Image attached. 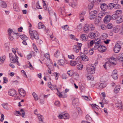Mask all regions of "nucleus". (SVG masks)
Masks as SVG:
<instances>
[{"label":"nucleus","instance_id":"49","mask_svg":"<svg viewBox=\"0 0 123 123\" xmlns=\"http://www.w3.org/2000/svg\"><path fill=\"white\" fill-rule=\"evenodd\" d=\"M62 28L64 30L66 31L68 30L69 27L67 25H65L62 27Z\"/></svg>","mask_w":123,"mask_h":123},{"label":"nucleus","instance_id":"27","mask_svg":"<svg viewBox=\"0 0 123 123\" xmlns=\"http://www.w3.org/2000/svg\"><path fill=\"white\" fill-rule=\"evenodd\" d=\"M63 118L64 119H68L70 117L68 113H63Z\"/></svg>","mask_w":123,"mask_h":123},{"label":"nucleus","instance_id":"57","mask_svg":"<svg viewBox=\"0 0 123 123\" xmlns=\"http://www.w3.org/2000/svg\"><path fill=\"white\" fill-rule=\"evenodd\" d=\"M32 46L34 50L36 52H37L38 50L37 49L36 47V45L34 43L32 44Z\"/></svg>","mask_w":123,"mask_h":123},{"label":"nucleus","instance_id":"23","mask_svg":"<svg viewBox=\"0 0 123 123\" xmlns=\"http://www.w3.org/2000/svg\"><path fill=\"white\" fill-rule=\"evenodd\" d=\"M81 57L82 60L83 61H87L89 60L88 57L85 55L81 56Z\"/></svg>","mask_w":123,"mask_h":123},{"label":"nucleus","instance_id":"29","mask_svg":"<svg viewBox=\"0 0 123 123\" xmlns=\"http://www.w3.org/2000/svg\"><path fill=\"white\" fill-rule=\"evenodd\" d=\"M60 51L58 50H57L54 54V55L55 57H58L60 54Z\"/></svg>","mask_w":123,"mask_h":123},{"label":"nucleus","instance_id":"19","mask_svg":"<svg viewBox=\"0 0 123 123\" xmlns=\"http://www.w3.org/2000/svg\"><path fill=\"white\" fill-rule=\"evenodd\" d=\"M100 7L102 10L105 11L108 8V6L105 4L103 3L101 5Z\"/></svg>","mask_w":123,"mask_h":123},{"label":"nucleus","instance_id":"61","mask_svg":"<svg viewBox=\"0 0 123 123\" xmlns=\"http://www.w3.org/2000/svg\"><path fill=\"white\" fill-rule=\"evenodd\" d=\"M20 111L21 112V116L22 117H24L25 115V113L24 111L22 109H21L20 110Z\"/></svg>","mask_w":123,"mask_h":123},{"label":"nucleus","instance_id":"44","mask_svg":"<svg viewBox=\"0 0 123 123\" xmlns=\"http://www.w3.org/2000/svg\"><path fill=\"white\" fill-rule=\"evenodd\" d=\"M1 105L6 110L8 109L7 105V103L3 104Z\"/></svg>","mask_w":123,"mask_h":123},{"label":"nucleus","instance_id":"42","mask_svg":"<svg viewBox=\"0 0 123 123\" xmlns=\"http://www.w3.org/2000/svg\"><path fill=\"white\" fill-rule=\"evenodd\" d=\"M118 16V15H117L115 13L112 15V18L113 19H116L117 20Z\"/></svg>","mask_w":123,"mask_h":123},{"label":"nucleus","instance_id":"26","mask_svg":"<svg viewBox=\"0 0 123 123\" xmlns=\"http://www.w3.org/2000/svg\"><path fill=\"white\" fill-rule=\"evenodd\" d=\"M106 12H100L98 15V17L100 18L105 15Z\"/></svg>","mask_w":123,"mask_h":123},{"label":"nucleus","instance_id":"62","mask_svg":"<svg viewBox=\"0 0 123 123\" xmlns=\"http://www.w3.org/2000/svg\"><path fill=\"white\" fill-rule=\"evenodd\" d=\"M14 114L18 116H19L21 115V113L19 111H16L14 112Z\"/></svg>","mask_w":123,"mask_h":123},{"label":"nucleus","instance_id":"55","mask_svg":"<svg viewBox=\"0 0 123 123\" xmlns=\"http://www.w3.org/2000/svg\"><path fill=\"white\" fill-rule=\"evenodd\" d=\"M111 76L114 79H117L118 78L117 74H112Z\"/></svg>","mask_w":123,"mask_h":123},{"label":"nucleus","instance_id":"54","mask_svg":"<svg viewBox=\"0 0 123 123\" xmlns=\"http://www.w3.org/2000/svg\"><path fill=\"white\" fill-rule=\"evenodd\" d=\"M114 3H110L109 4V7L111 9H112L114 8Z\"/></svg>","mask_w":123,"mask_h":123},{"label":"nucleus","instance_id":"25","mask_svg":"<svg viewBox=\"0 0 123 123\" xmlns=\"http://www.w3.org/2000/svg\"><path fill=\"white\" fill-rule=\"evenodd\" d=\"M38 27L39 29L42 28L45 29L46 28L45 26L41 22H40L38 24Z\"/></svg>","mask_w":123,"mask_h":123},{"label":"nucleus","instance_id":"4","mask_svg":"<svg viewBox=\"0 0 123 123\" xmlns=\"http://www.w3.org/2000/svg\"><path fill=\"white\" fill-rule=\"evenodd\" d=\"M9 56L10 62L12 63H16L18 60V57L16 54L14 55L12 53L9 54Z\"/></svg>","mask_w":123,"mask_h":123},{"label":"nucleus","instance_id":"31","mask_svg":"<svg viewBox=\"0 0 123 123\" xmlns=\"http://www.w3.org/2000/svg\"><path fill=\"white\" fill-rule=\"evenodd\" d=\"M58 63L60 65L63 66L65 63L64 60H63L61 59L58 61Z\"/></svg>","mask_w":123,"mask_h":123},{"label":"nucleus","instance_id":"11","mask_svg":"<svg viewBox=\"0 0 123 123\" xmlns=\"http://www.w3.org/2000/svg\"><path fill=\"white\" fill-rule=\"evenodd\" d=\"M111 18V16L109 15L106 16L104 19V23H107L110 21Z\"/></svg>","mask_w":123,"mask_h":123},{"label":"nucleus","instance_id":"16","mask_svg":"<svg viewBox=\"0 0 123 123\" xmlns=\"http://www.w3.org/2000/svg\"><path fill=\"white\" fill-rule=\"evenodd\" d=\"M80 37L82 41H85L87 40L88 37L86 35L84 34H82L80 35Z\"/></svg>","mask_w":123,"mask_h":123},{"label":"nucleus","instance_id":"17","mask_svg":"<svg viewBox=\"0 0 123 123\" xmlns=\"http://www.w3.org/2000/svg\"><path fill=\"white\" fill-rule=\"evenodd\" d=\"M106 84H105L101 83L98 85L96 84V87L99 89H101L105 86Z\"/></svg>","mask_w":123,"mask_h":123},{"label":"nucleus","instance_id":"43","mask_svg":"<svg viewBox=\"0 0 123 123\" xmlns=\"http://www.w3.org/2000/svg\"><path fill=\"white\" fill-rule=\"evenodd\" d=\"M54 75L56 79L57 80L60 74L59 73L56 72L54 73Z\"/></svg>","mask_w":123,"mask_h":123},{"label":"nucleus","instance_id":"48","mask_svg":"<svg viewBox=\"0 0 123 123\" xmlns=\"http://www.w3.org/2000/svg\"><path fill=\"white\" fill-rule=\"evenodd\" d=\"M80 57H81L78 56L75 59V61L77 64H79L80 62Z\"/></svg>","mask_w":123,"mask_h":123},{"label":"nucleus","instance_id":"39","mask_svg":"<svg viewBox=\"0 0 123 123\" xmlns=\"http://www.w3.org/2000/svg\"><path fill=\"white\" fill-rule=\"evenodd\" d=\"M119 26H117L114 28L113 31L115 33H117L119 30Z\"/></svg>","mask_w":123,"mask_h":123},{"label":"nucleus","instance_id":"56","mask_svg":"<svg viewBox=\"0 0 123 123\" xmlns=\"http://www.w3.org/2000/svg\"><path fill=\"white\" fill-rule=\"evenodd\" d=\"M93 48H92V49H90L89 50V54L90 55H92L93 53Z\"/></svg>","mask_w":123,"mask_h":123},{"label":"nucleus","instance_id":"8","mask_svg":"<svg viewBox=\"0 0 123 123\" xmlns=\"http://www.w3.org/2000/svg\"><path fill=\"white\" fill-rule=\"evenodd\" d=\"M120 49L121 46L118 43H117L116 44L114 47V50L115 52L118 53L120 51Z\"/></svg>","mask_w":123,"mask_h":123},{"label":"nucleus","instance_id":"33","mask_svg":"<svg viewBox=\"0 0 123 123\" xmlns=\"http://www.w3.org/2000/svg\"><path fill=\"white\" fill-rule=\"evenodd\" d=\"M120 7L121 6L119 4L117 3L115 4L114 3L113 8L115 9H117L120 8Z\"/></svg>","mask_w":123,"mask_h":123},{"label":"nucleus","instance_id":"47","mask_svg":"<svg viewBox=\"0 0 123 123\" xmlns=\"http://www.w3.org/2000/svg\"><path fill=\"white\" fill-rule=\"evenodd\" d=\"M122 12L121 10H118L115 12V13L117 15H118L121 14Z\"/></svg>","mask_w":123,"mask_h":123},{"label":"nucleus","instance_id":"52","mask_svg":"<svg viewBox=\"0 0 123 123\" xmlns=\"http://www.w3.org/2000/svg\"><path fill=\"white\" fill-rule=\"evenodd\" d=\"M6 57L5 56H3L2 57H0V62L2 63L5 60Z\"/></svg>","mask_w":123,"mask_h":123},{"label":"nucleus","instance_id":"13","mask_svg":"<svg viewBox=\"0 0 123 123\" xmlns=\"http://www.w3.org/2000/svg\"><path fill=\"white\" fill-rule=\"evenodd\" d=\"M18 91L20 94L23 97H24L26 94L25 91L23 89L21 88L18 89Z\"/></svg>","mask_w":123,"mask_h":123},{"label":"nucleus","instance_id":"14","mask_svg":"<svg viewBox=\"0 0 123 123\" xmlns=\"http://www.w3.org/2000/svg\"><path fill=\"white\" fill-rule=\"evenodd\" d=\"M91 106L92 109L94 110V112L97 115H98L96 111H97L98 110V108L97 107V106L98 107V106L96 105V104H92L91 105Z\"/></svg>","mask_w":123,"mask_h":123},{"label":"nucleus","instance_id":"51","mask_svg":"<svg viewBox=\"0 0 123 123\" xmlns=\"http://www.w3.org/2000/svg\"><path fill=\"white\" fill-rule=\"evenodd\" d=\"M55 105L58 107H59L60 106V102L58 101H56L54 103Z\"/></svg>","mask_w":123,"mask_h":123},{"label":"nucleus","instance_id":"36","mask_svg":"<svg viewBox=\"0 0 123 123\" xmlns=\"http://www.w3.org/2000/svg\"><path fill=\"white\" fill-rule=\"evenodd\" d=\"M101 19L98 17H96L94 21V23L95 24H98L100 22Z\"/></svg>","mask_w":123,"mask_h":123},{"label":"nucleus","instance_id":"41","mask_svg":"<svg viewBox=\"0 0 123 123\" xmlns=\"http://www.w3.org/2000/svg\"><path fill=\"white\" fill-rule=\"evenodd\" d=\"M113 26L112 24L111 23H110L107 24V27L109 29H110L112 28Z\"/></svg>","mask_w":123,"mask_h":123},{"label":"nucleus","instance_id":"21","mask_svg":"<svg viewBox=\"0 0 123 123\" xmlns=\"http://www.w3.org/2000/svg\"><path fill=\"white\" fill-rule=\"evenodd\" d=\"M88 26L90 31H93L95 29V26L93 24H88Z\"/></svg>","mask_w":123,"mask_h":123},{"label":"nucleus","instance_id":"28","mask_svg":"<svg viewBox=\"0 0 123 123\" xmlns=\"http://www.w3.org/2000/svg\"><path fill=\"white\" fill-rule=\"evenodd\" d=\"M120 88L119 86H116L114 89V91L116 93H117L119 91Z\"/></svg>","mask_w":123,"mask_h":123},{"label":"nucleus","instance_id":"64","mask_svg":"<svg viewBox=\"0 0 123 123\" xmlns=\"http://www.w3.org/2000/svg\"><path fill=\"white\" fill-rule=\"evenodd\" d=\"M83 65L81 64H80L77 66V68L80 70L83 67Z\"/></svg>","mask_w":123,"mask_h":123},{"label":"nucleus","instance_id":"18","mask_svg":"<svg viewBox=\"0 0 123 123\" xmlns=\"http://www.w3.org/2000/svg\"><path fill=\"white\" fill-rule=\"evenodd\" d=\"M116 59L113 57H111L109 59V63L115 65Z\"/></svg>","mask_w":123,"mask_h":123},{"label":"nucleus","instance_id":"34","mask_svg":"<svg viewBox=\"0 0 123 123\" xmlns=\"http://www.w3.org/2000/svg\"><path fill=\"white\" fill-rule=\"evenodd\" d=\"M20 37L23 40H26L28 39V38L25 35H21Z\"/></svg>","mask_w":123,"mask_h":123},{"label":"nucleus","instance_id":"22","mask_svg":"<svg viewBox=\"0 0 123 123\" xmlns=\"http://www.w3.org/2000/svg\"><path fill=\"white\" fill-rule=\"evenodd\" d=\"M84 31L86 32H88L90 31L88 24H86L85 25L84 27Z\"/></svg>","mask_w":123,"mask_h":123},{"label":"nucleus","instance_id":"53","mask_svg":"<svg viewBox=\"0 0 123 123\" xmlns=\"http://www.w3.org/2000/svg\"><path fill=\"white\" fill-rule=\"evenodd\" d=\"M100 27L103 30H105L106 28V27L104 24L101 25Z\"/></svg>","mask_w":123,"mask_h":123},{"label":"nucleus","instance_id":"2","mask_svg":"<svg viewBox=\"0 0 123 123\" xmlns=\"http://www.w3.org/2000/svg\"><path fill=\"white\" fill-rule=\"evenodd\" d=\"M98 63L96 62L94 64H89L87 65L86 69L87 71L90 74H94L95 73V69L94 66H96Z\"/></svg>","mask_w":123,"mask_h":123},{"label":"nucleus","instance_id":"9","mask_svg":"<svg viewBox=\"0 0 123 123\" xmlns=\"http://www.w3.org/2000/svg\"><path fill=\"white\" fill-rule=\"evenodd\" d=\"M86 13V12L85 11H83L80 13L79 18L80 21L84 20V16Z\"/></svg>","mask_w":123,"mask_h":123},{"label":"nucleus","instance_id":"58","mask_svg":"<svg viewBox=\"0 0 123 123\" xmlns=\"http://www.w3.org/2000/svg\"><path fill=\"white\" fill-rule=\"evenodd\" d=\"M57 95L59 96L60 97H62V94L59 92L58 89H57Z\"/></svg>","mask_w":123,"mask_h":123},{"label":"nucleus","instance_id":"50","mask_svg":"<svg viewBox=\"0 0 123 123\" xmlns=\"http://www.w3.org/2000/svg\"><path fill=\"white\" fill-rule=\"evenodd\" d=\"M48 10L49 13L50 14L53 13V11L51 9V7L48 8Z\"/></svg>","mask_w":123,"mask_h":123},{"label":"nucleus","instance_id":"60","mask_svg":"<svg viewBox=\"0 0 123 123\" xmlns=\"http://www.w3.org/2000/svg\"><path fill=\"white\" fill-rule=\"evenodd\" d=\"M37 42L38 44H41L43 43V41L40 39H37Z\"/></svg>","mask_w":123,"mask_h":123},{"label":"nucleus","instance_id":"10","mask_svg":"<svg viewBox=\"0 0 123 123\" xmlns=\"http://www.w3.org/2000/svg\"><path fill=\"white\" fill-rule=\"evenodd\" d=\"M116 21L118 24H120L123 21V16H119Z\"/></svg>","mask_w":123,"mask_h":123},{"label":"nucleus","instance_id":"7","mask_svg":"<svg viewBox=\"0 0 123 123\" xmlns=\"http://www.w3.org/2000/svg\"><path fill=\"white\" fill-rule=\"evenodd\" d=\"M96 32H96V33L92 32L91 33L89 36L90 38L92 39L94 38L96 40V42L97 41L98 39H99V38H98V35Z\"/></svg>","mask_w":123,"mask_h":123},{"label":"nucleus","instance_id":"5","mask_svg":"<svg viewBox=\"0 0 123 123\" xmlns=\"http://www.w3.org/2000/svg\"><path fill=\"white\" fill-rule=\"evenodd\" d=\"M97 12L96 10L92 11L90 12L89 15V18L91 19H94L97 17Z\"/></svg>","mask_w":123,"mask_h":123},{"label":"nucleus","instance_id":"20","mask_svg":"<svg viewBox=\"0 0 123 123\" xmlns=\"http://www.w3.org/2000/svg\"><path fill=\"white\" fill-rule=\"evenodd\" d=\"M122 106V103L120 101V102H118L116 103L115 106L116 107L118 108V109H121Z\"/></svg>","mask_w":123,"mask_h":123},{"label":"nucleus","instance_id":"46","mask_svg":"<svg viewBox=\"0 0 123 123\" xmlns=\"http://www.w3.org/2000/svg\"><path fill=\"white\" fill-rule=\"evenodd\" d=\"M94 4L92 3H89L88 6V8L89 9H92L93 7Z\"/></svg>","mask_w":123,"mask_h":123},{"label":"nucleus","instance_id":"1","mask_svg":"<svg viewBox=\"0 0 123 123\" xmlns=\"http://www.w3.org/2000/svg\"><path fill=\"white\" fill-rule=\"evenodd\" d=\"M97 40V41L95 43V45L94 48V49H97L98 51L100 52H103L105 51L106 50L105 47L101 45L100 39H98Z\"/></svg>","mask_w":123,"mask_h":123},{"label":"nucleus","instance_id":"12","mask_svg":"<svg viewBox=\"0 0 123 123\" xmlns=\"http://www.w3.org/2000/svg\"><path fill=\"white\" fill-rule=\"evenodd\" d=\"M16 91L14 90H9L8 92L9 95L12 96H13L16 95Z\"/></svg>","mask_w":123,"mask_h":123},{"label":"nucleus","instance_id":"63","mask_svg":"<svg viewBox=\"0 0 123 123\" xmlns=\"http://www.w3.org/2000/svg\"><path fill=\"white\" fill-rule=\"evenodd\" d=\"M32 56L31 54V53L29 54V55H27V56L26 58L28 60H29L31 59Z\"/></svg>","mask_w":123,"mask_h":123},{"label":"nucleus","instance_id":"38","mask_svg":"<svg viewBox=\"0 0 123 123\" xmlns=\"http://www.w3.org/2000/svg\"><path fill=\"white\" fill-rule=\"evenodd\" d=\"M70 64L71 66H74L77 64V63L75 61H71L70 62Z\"/></svg>","mask_w":123,"mask_h":123},{"label":"nucleus","instance_id":"40","mask_svg":"<svg viewBox=\"0 0 123 123\" xmlns=\"http://www.w3.org/2000/svg\"><path fill=\"white\" fill-rule=\"evenodd\" d=\"M94 43V41L93 40H92L91 41H89L88 42L87 44L89 46H92Z\"/></svg>","mask_w":123,"mask_h":123},{"label":"nucleus","instance_id":"59","mask_svg":"<svg viewBox=\"0 0 123 123\" xmlns=\"http://www.w3.org/2000/svg\"><path fill=\"white\" fill-rule=\"evenodd\" d=\"M68 57L69 58L71 59H74V56L72 54L70 55H68Z\"/></svg>","mask_w":123,"mask_h":123},{"label":"nucleus","instance_id":"3","mask_svg":"<svg viewBox=\"0 0 123 123\" xmlns=\"http://www.w3.org/2000/svg\"><path fill=\"white\" fill-rule=\"evenodd\" d=\"M29 32L30 38L32 39H38L39 35L37 32L35 31H31V29H29Z\"/></svg>","mask_w":123,"mask_h":123},{"label":"nucleus","instance_id":"24","mask_svg":"<svg viewBox=\"0 0 123 123\" xmlns=\"http://www.w3.org/2000/svg\"><path fill=\"white\" fill-rule=\"evenodd\" d=\"M0 5L3 8H5L7 7V4L5 2L0 1Z\"/></svg>","mask_w":123,"mask_h":123},{"label":"nucleus","instance_id":"15","mask_svg":"<svg viewBox=\"0 0 123 123\" xmlns=\"http://www.w3.org/2000/svg\"><path fill=\"white\" fill-rule=\"evenodd\" d=\"M46 64L49 69H52L53 66L51 61H49L48 62H46Z\"/></svg>","mask_w":123,"mask_h":123},{"label":"nucleus","instance_id":"35","mask_svg":"<svg viewBox=\"0 0 123 123\" xmlns=\"http://www.w3.org/2000/svg\"><path fill=\"white\" fill-rule=\"evenodd\" d=\"M118 59L120 62L123 61V53L120 55L118 57Z\"/></svg>","mask_w":123,"mask_h":123},{"label":"nucleus","instance_id":"30","mask_svg":"<svg viewBox=\"0 0 123 123\" xmlns=\"http://www.w3.org/2000/svg\"><path fill=\"white\" fill-rule=\"evenodd\" d=\"M34 99L36 100H38V95L35 92H33L32 94Z\"/></svg>","mask_w":123,"mask_h":123},{"label":"nucleus","instance_id":"32","mask_svg":"<svg viewBox=\"0 0 123 123\" xmlns=\"http://www.w3.org/2000/svg\"><path fill=\"white\" fill-rule=\"evenodd\" d=\"M37 116L40 121H41L42 122L43 121V116L41 115L40 114H37Z\"/></svg>","mask_w":123,"mask_h":123},{"label":"nucleus","instance_id":"45","mask_svg":"<svg viewBox=\"0 0 123 123\" xmlns=\"http://www.w3.org/2000/svg\"><path fill=\"white\" fill-rule=\"evenodd\" d=\"M67 74L70 76H72L73 74V71L72 70L68 71L67 72Z\"/></svg>","mask_w":123,"mask_h":123},{"label":"nucleus","instance_id":"6","mask_svg":"<svg viewBox=\"0 0 123 123\" xmlns=\"http://www.w3.org/2000/svg\"><path fill=\"white\" fill-rule=\"evenodd\" d=\"M82 44L81 43H77V45H75L74 46L73 50L74 52L76 53L79 52L81 49Z\"/></svg>","mask_w":123,"mask_h":123},{"label":"nucleus","instance_id":"37","mask_svg":"<svg viewBox=\"0 0 123 123\" xmlns=\"http://www.w3.org/2000/svg\"><path fill=\"white\" fill-rule=\"evenodd\" d=\"M44 56L47 59L46 62H48L49 61H51L50 59V56L49 54L46 53L45 54Z\"/></svg>","mask_w":123,"mask_h":123}]
</instances>
